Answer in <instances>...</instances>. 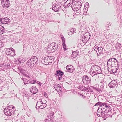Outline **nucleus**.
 <instances>
[{
	"label": "nucleus",
	"mask_w": 122,
	"mask_h": 122,
	"mask_svg": "<svg viewBox=\"0 0 122 122\" xmlns=\"http://www.w3.org/2000/svg\"><path fill=\"white\" fill-rule=\"evenodd\" d=\"M91 69V71H93L96 73H99L100 72L101 68L98 66L93 65L92 66Z\"/></svg>",
	"instance_id": "obj_1"
},
{
	"label": "nucleus",
	"mask_w": 122,
	"mask_h": 122,
	"mask_svg": "<svg viewBox=\"0 0 122 122\" xmlns=\"http://www.w3.org/2000/svg\"><path fill=\"white\" fill-rule=\"evenodd\" d=\"M14 49L12 48H8L6 50V52L9 55L14 56L15 54Z\"/></svg>",
	"instance_id": "obj_2"
},
{
	"label": "nucleus",
	"mask_w": 122,
	"mask_h": 122,
	"mask_svg": "<svg viewBox=\"0 0 122 122\" xmlns=\"http://www.w3.org/2000/svg\"><path fill=\"white\" fill-rule=\"evenodd\" d=\"M43 104L44 105L45 104V103H43L42 102V101H38L37 103L36 107L41 109L45 107L43 106Z\"/></svg>",
	"instance_id": "obj_3"
},
{
	"label": "nucleus",
	"mask_w": 122,
	"mask_h": 122,
	"mask_svg": "<svg viewBox=\"0 0 122 122\" xmlns=\"http://www.w3.org/2000/svg\"><path fill=\"white\" fill-rule=\"evenodd\" d=\"M66 68L68 72L70 73H72L74 71L73 66L71 65H68L66 66Z\"/></svg>",
	"instance_id": "obj_4"
},
{
	"label": "nucleus",
	"mask_w": 122,
	"mask_h": 122,
	"mask_svg": "<svg viewBox=\"0 0 122 122\" xmlns=\"http://www.w3.org/2000/svg\"><path fill=\"white\" fill-rule=\"evenodd\" d=\"M33 64H37L38 62V59L37 57L36 56L32 57L30 59Z\"/></svg>",
	"instance_id": "obj_5"
},
{
	"label": "nucleus",
	"mask_w": 122,
	"mask_h": 122,
	"mask_svg": "<svg viewBox=\"0 0 122 122\" xmlns=\"http://www.w3.org/2000/svg\"><path fill=\"white\" fill-rule=\"evenodd\" d=\"M53 44H51V43L50 44V45H49L47 47V48H46V51L48 52V51H51V52H52V50L53 48L52 47V46H53Z\"/></svg>",
	"instance_id": "obj_6"
},
{
	"label": "nucleus",
	"mask_w": 122,
	"mask_h": 122,
	"mask_svg": "<svg viewBox=\"0 0 122 122\" xmlns=\"http://www.w3.org/2000/svg\"><path fill=\"white\" fill-rule=\"evenodd\" d=\"M4 112L5 115L6 116H10L11 115L12 113L8 109L5 108L4 110Z\"/></svg>",
	"instance_id": "obj_7"
},
{
	"label": "nucleus",
	"mask_w": 122,
	"mask_h": 122,
	"mask_svg": "<svg viewBox=\"0 0 122 122\" xmlns=\"http://www.w3.org/2000/svg\"><path fill=\"white\" fill-rule=\"evenodd\" d=\"M48 63H51L53 61V56H49L46 57Z\"/></svg>",
	"instance_id": "obj_8"
},
{
	"label": "nucleus",
	"mask_w": 122,
	"mask_h": 122,
	"mask_svg": "<svg viewBox=\"0 0 122 122\" xmlns=\"http://www.w3.org/2000/svg\"><path fill=\"white\" fill-rule=\"evenodd\" d=\"M115 61H116V62H117V60L114 58H112L111 60L110 59L109 60V62L110 61L111 64H111V66H114L116 64H115Z\"/></svg>",
	"instance_id": "obj_9"
},
{
	"label": "nucleus",
	"mask_w": 122,
	"mask_h": 122,
	"mask_svg": "<svg viewBox=\"0 0 122 122\" xmlns=\"http://www.w3.org/2000/svg\"><path fill=\"white\" fill-rule=\"evenodd\" d=\"M78 53L79 52L78 51H76L73 52L72 53L71 56L73 58H75L78 55Z\"/></svg>",
	"instance_id": "obj_10"
},
{
	"label": "nucleus",
	"mask_w": 122,
	"mask_h": 122,
	"mask_svg": "<svg viewBox=\"0 0 122 122\" xmlns=\"http://www.w3.org/2000/svg\"><path fill=\"white\" fill-rule=\"evenodd\" d=\"M30 91L32 93L35 94L37 92V89L36 87H32V88L30 90Z\"/></svg>",
	"instance_id": "obj_11"
},
{
	"label": "nucleus",
	"mask_w": 122,
	"mask_h": 122,
	"mask_svg": "<svg viewBox=\"0 0 122 122\" xmlns=\"http://www.w3.org/2000/svg\"><path fill=\"white\" fill-rule=\"evenodd\" d=\"M41 62L43 64L45 65H48L49 64L48 61L46 59V57H45L44 59L42 60Z\"/></svg>",
	"instance_id": "obj_12"
},
{
	"label": "nucleus",
	"mask_w": 122,
	"mask_h": 122,
	"mask_svg": "<svg viewBox=\"0 0 122 122\" xmlns=\"http://www.w3.org/2000/svg\"><path fill=\"white\" fill-rule=\"evenodd\" d=\"M51 44H53V46H52V47L53 48V50L52 52H54L55 51H56V50L57 49V46L56 45V44L55 43L53 42L51 43Z\"/></svg>",
	"instance_id": "obj_13"
},
{
	"label": "nucleus",
	"mask_w": 122,
	"mask_h": 122,
	"mask_svg": "<svg viewBox=\"0 0 122 122\" xmlns=\"http://www.w3.org/2000/svg\"><path fill=\"white\" fill-rule=\"evenodd\" d=\"M41 71H36L35 72V74L36 76L40 77L41 75Z\"/></svg>",
	"instance_id": "obj_14"
},
{
	"label": "nucleus",
	"mask_w": 122,
	"mask_h": 122,
	"mask_svg": "<svg viewBox=\"0 0 122 122\" xmlns=\"http://www.w3.org/2000/svg\"><path fill=\"white\" fill-rule=\"evenodd\" d=\"M102 48L99 47H96L95 49L94 50L97 52H98L100 53L102 52Z\"/></svg>",
	"instance_id": "obj_15"
},
{
	"label": "nucleus",
	"mask_w": 122,
	"mask_h": 122,
	"mask_svg": "<svg viewBox=\"0 0 122 122\" xmlns=\"http://www.w3.org/2000/svg\"><path fill=\"white\" fill-rule=\"evenodd\" d=\"M1 3L3 5H8L9 3V0H2L1 1Z\"/></svg>",
	"instance_id": "obj_16"
},
{
	"label": "nucleus",
	"mask_w": 122,
	"mask_h": 122,
	"mask_svg": "<svg viewBox=\"0 0 122 122\" xmlns=\"http://www.w3.org/2000/svg\"><path fill=\"white\" fill-rule=\"evenodd\" d=\"M33 63L30 59L27 62V65L29 67H30L33 65Z\"/></svg>",
	"instance_id": "obj_17"
},
{
	"label": "nucleus",
	"mask_w": 122,
	"mask_h": 122,
	"mask_svg": "<svg viewBox=\"0 0 122 122\" xmlns=\"http://www.w3.org/2000/svg\"><path fill=\"white\" fill-rule=\"evenodd\" d=\"M57 75H58L59 79L60 80V78L62 77V76L63 75V72H61L60 71H57Z\"/></svg>",
	"instance_id": "obj_18"
},
{
	"label": "nucleus",
	"mask_w": 122,
	"mask_h": 122,
	"mask_svg": "<svg viewBox=\"0 0 122 122\" xmlns=\"http://www.w3.org/2000/svg\"><path fill=\"white\" fill-rule=\"evenodd\" d=\"M106 108L105 112L108 113V112H110L111 111V107L110 106L108 105H106Z\"/></svg>",
	"instance_id": "obj_19"
},
{
	"label": "nucleus",
	"mask_w": 122,
	"mask_h": 122,
	"mask_svg": "<svg viewBox=\"0 0 122 122\" xmlns=\"http://www.w3.org/2000/svg\"><path fill=\"white\" fill-rule=\"evenodd\" d=\"M3 20L4 21L3 22L4 23V24H6L8 23L9 22L10 19L9 18L6 17L5 18H3Z\"/></svg>",
	"instance_id": "obj_20"
},
{
	"label": "nucleus",
	"mask_w": 122,
	"mask_h": 122,
	"mask_svg": "<svg viewBox=\"0 0 122 122\" xmlns=\"http://www.w3.org/2000/svg\"><path fill=\"white\" fill-rule=\"evenodd\" d=\"M70 0H67L65 3V4L68 6H70L71 4L72 3V5L74 4V2H73V1L70 2Z\"/></svg>",
	"instance_id": "obj_21"
},
{
	"label": "nucleus",
	"mask_w": 122,
	"mask_h": 122,
	"mask_svg": "<svg viewBox=\"0 0 122 122\" xmlns=\"http://www.w3.org/2000/svg\"><path fill=\"white\" fill-rule=\"evenodd\" d=\"M89 80V78L87 76H85V77L83 76V77L82 81L84 82L85 81H88Z\"/></svg>",
	"instance_id": "obj_22"
},
{
	"label": "nucleus",
	"mask_w": 122,
	"mask_h": 122,
	"mask_svg": "<svg viewBox=\"0 0 122 122\" xmlns=\"http://www.w3.org/2000/svg\"><path fill=\"white\" fill-rule=\"evenodd\" d=\"M54 88L56 90H59L60 88V86L59 84L55 85Z\"/></svg>",
	"instance_id": "obj_23"
},
{
	"label": "nucleus",
	"mask_w": 122,
	"mask_h": 122,
	"mask_svg": "<svg viewBox=\"0 0 122 122\" xmlns=\"http://www.w3.org/2000/svg\"><path fill=\"white\" fill-rule=\"evenodd\" d=\"M24 82L25 84H26L27 83H30V81H29L26 79H24Z\"/></svg>",
	"instance_id": "obj_24"
},
{
	"label": "nucleus",
	"mask_w": 122,
	"mask_h": 122,
	"mask_svg": "<svg viewBox=\"0 0 122 122\" xmlns=\"http://www.w3.org/2000/svg\"><path fill=\"white\" fill-rule=\"evenodd\" d=\"M103 106V107H102L101 108V109L102 110V112H105L106 108V105L105 106Z\"/></svg>",
	"instance_id": "obj_25"
},
{
	"label": "nucleus",
	"mask_w": 122,
	"mask_h": 122,
	"mask_svg": "<svg viewBox=\"0 0 122 122\" xmlns=\"http://www.w3.org/2000/svg\"><path fill=\"white\" fill-rule=\"evenodd\" d=\"M63 48L64 49V50H66V46L65 45L64 43H63L62 44Z\"/></svg>",
	"instance_id": "obj_26"
},
{
	"label": "nucleus",
	"mask_w": 122,
	"mask_h": 122,
	"mask_svg": "<svg viewBox=\"0 0 122 122\" xmlns=\"http://www.w3.org/2000/svg\"><path fill=\"white\" fill-rule=\"evenodd\" d=\"M3 22L4 21L3 20V18H1L0 19V24L1 23L4 24Z\"/></svg>",
	"instance_id": "obj_27"
},
{
	"label": "nucleus",
	"mask_w": 122,
	"mask_h": 122,
	"mask_svg": "<svg viewBox=\"0 0 122 122\" xmlns=\"http://www.w3.org/2000/svg\"><path fill=\"white\" fill-rule=\"evenodd\" d=\"M4 28L3 26L1 25L0 26V30H3Z\"/></svg>",
	"instance_id": "obj_28"
},
{
	"label": "nucleus",
	"mask_w": 122,
	"mask_h": 122,
	"mask_svg": "<svg viewBox=\"0 0 122 122\" xmlns=\"http://www.w3.org/2000/svg\"><path fill=\"white\" fill-rule=\"evenodd\" d=\"M44 96L46 97L47 98L48 97V96L47 93L46 92H44Z\"/></svg>",
	"instance_id": "obj_29"
},
{
	"label": "nucleus",
	"mask_w": 122,
	"mask_h": 122,
	"mask_svg": "<svg viewBox=\"0 0 122 122\" xmlns=\"http://www.w3.org/2000/svg\"><path fill=\"white\" fill-rule=\"evenodd\" d=\"M76 29L75 28H74L73 29V32L72 31H71L70 32H71V33H74L76 31Z\"/></svg>",
	"instance_id": "obj_30"
},
{
	"label": "nucleus",
	"mask_w": 122,
	"mask_h": 122,
	"mask_svg": "<svg viewBox=\"0 0 122 122\" xmlns=\"http://www.w3.org/2000/svg\"><path fill=\"white\" fill-rule=\"evenodd\" d=\"M87 35V36H88V39H89V38H90V36H89V33H87V34L86 35Z\"/></svg>",
	"instance_id": "obj_31"
},
{
	"label": "nucleus",
	"mask_w": 122,
	"mask_h": 122,
	"mask_svg": "<svg viewBox=\"0 0 122 122\" xmlns=\"http://www.w3.org/2000/svg\"><path fill=\"white\" fill-rule=\"evenodd\" d=\"M5 120L6 122H7V121H8L9 120H7V119H5Z\"/></svg>",
	"instance_id": "obj_32"
},
{
	"label": "nucleus",
	"mask_w": 122,
	"mask_h": 122,
	"mask_svg": "<svg viewBox=\"0 0 122 122\" xmlns=\"http://www.w3.org/2000/svg\"><path fill=\"white\" fill-rule=\"evenodd\" d=\"M86 5H88V2H86Z\"/></svg>",
	"instance_id": "obj_33"
},
{
	"label": "nucleus",
	"mask_w": 122,
	"mask_h": 122,
	"mask_svg": "<svg viewBox=\"0 0 122 122\" xmlns=\"http://www.w3.org/2000/svg\"><path fill=\"white\" fill-rule=\"evenodd\" d=\"M111 84V83L110 82L109 83V86Z\"/></svg>",
	"instance_id": "obj_34"
},
{
	"label": "nucleus",
	"mask_w": 122,
	"mask_h": 122,
	"mask_svg": "<svg viewBox=\"0 0 122 122\" xmlns=\"http://www.w3.org/2000/svg\"><path fill=\"white\" fill-rule=\"evenodd\" d=\"M97 105V103H96L95 105V106H96Z\"/></svg>",
	"instance_id": "obj_35"
},
{
	"label": "nucleus",
	"mask_w": 122,
	"mask_h": 122,
	"mask_svg": "<svg viewBox=\"0 0 122 122\" xmlns=\"http://www.w3.org/2000/svg\"><path fill=\"white\" fill-rule=\"evenodd\" d=\"M85 36V38H86V36Z\"/></svg>",
	"instance_id": "obj_36"
},
{
	"label": "nucleus",
	"mask_w": 122,
	"mask_h": 122,
	"mask_svg": "<svg viewBox=\"0 0 122 122\" xmlns=\"http://www.w3.org/2000/svg\"><path fill=\"white\" fill-rule=\"evenodd\" d=\"M107 45H108H108H106V46H107Z\"/></svg>",
	"instance_id": "obj_37"
},
{
	"label": "nucleus",
	"mask_w": 122,
	"mask_h": 122,
	"mask_svg": "<svg viewBox=\"0 0 122 122\" xmlns=\"http://www.w3.org/2000/svg\"><path fill=\"white\" fill-rule=\"evenodd\" d=\"M1 32L0 31V33Z\"/></svg>",
	"instance_id": "obj_38"
}]
</instances>
